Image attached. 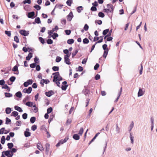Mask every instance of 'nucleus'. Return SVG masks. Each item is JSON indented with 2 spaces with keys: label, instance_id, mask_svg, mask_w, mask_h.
<instances>
[{
  "label": "nucleus",
  "instance_id": "1",
  "mask_svg": "<svg viewBox=\"0 0 157 157\" xmlns=\"http://www.w3.org/2000/svg\"><path fill=\"white\" fill-rule=\"evenodd\" d=\"M107 9H104L103 11L107 13L109 12L113 13L114 9L113 6L111 4H108L107 5Z\"/></svg>",
  "mask_w": 157,
  "mask_h": 157
},
{
  "label": "nucleus",
  "instance_id": "2",
  "mask_svg": "<svg viewBox=\"0 0 157 157\" xmlns=\"http://www.w3.org/2000/svg\"><path fill=\"white\" fill-rule=\"evenodd\" d=\"M52 75H55L53 77V81L54 82H56L58 81V78L60 75L59 72H58L53 73Z\"/></svg>",
  "mask_w": 157,
  "mask_h": 157
},
{
  "label": "nucleus",
  "instance_id": "3",
  "mask_svg": "<svg viewBox=\"0 0 157 157\" xmlns=\"http://www.w3.org/2000/svg\"><path fill=\"white\" fill-rule=\"evenodd\" d=\"M4 153V154L8 157H12L13 155V154L11 153V151H4L2 152V154Z\"/></svg>",
  "mask_w": 157,
  "mask_h": 157
},
{
  "label": "nucleus",
  "instance_id": "4",
  "mask_svg": "<svg viewBox=\"0 0 157 157\" xmlns=\"http://www.w3.org/2000/svg\"><path fill=\"white\" fill-rule=\"evenodd\" d=\"M145 92V90L143 88H140L139 89V91L138 93V97L141 96L143 95Z\"/></svg>",
  "mask_w": 157,
  "mask_h": 157
},
{
  "label": "nucleus",
  "instance_id": "5",
  "mask_svg": "<svg viewBox=\"0 0 157 157\" xmlns=\"http://www.w3.org/2000/svg\"><path fill=\"white\" fill-rule=\"evenodd\" d=\"M32 90V88L31 87H29L28 89L26 88L24 89L22 92L25 93L30 94Z\"/></svg>",
  "mask_w": 157,
  "mask_h": 157
},
{
  "label": "nucleus",
  "instance_id": "6",
  "mask_svg": "<svg viewBox=\"0 0 157 157\" xmlns=\"http://www.w3.org/2000/svg\"><path fill=\"white\" fill-rule=\"evenodd\" d=\"M37 147L41 151H43L44 150V149L42 145L40 142H38L37 145Z\"/></svg>",
  "mask_w": 157,
  "mask_h": 157
},
{
  "label": "nucleus",
  "instance_id": "7",
  "mask_svg": "<svg viewBox=\"0 0 157 157\" xmlns=\"http://www.w3.org/2000/svg\"><path fill=\"white\" fill-rule=\"evenodd\" d=\"M73 17V13L72 11L67 16V19L68 21H71Z\"/></svg>",
  "mask_w": 157,
  "mask_h": 157
},
{
  "label": "nucleus",
  "instance_id": "8",
  "mask_svg": "<svg viewBox=\"0 0 157 157\" xmlns=\"http://www.w3.org/2000/svg\"><path fill=\"white\" fill-rule=\"evenodd\" d=\"M20 33L22 35H24L25 36H27L29 34L28 31H26L24 30H21L20 31Z\"/></svg>",
  "mask_w": 157,
  "mask_h": 157
},
{
  "label": "nucleus",
  "instance_id": "9",
  "mask_svg": "<svg viewBox=\"0 0 157 157\" xmlns=\"http://www.w3.org/2000/svg\"><path fill=\"white\" fill-rule=\"evenodd\" d=\"M45 94L46 96L50 97L54 94V92L52 90H50L48 92H46Z\"/></svg>",
  "mask_w": 157,
  "mask_h": 157
},
{
  "label": "nucleus",
  "instance_id": "10",
  "mask_svg": "<svg viewBox=\"0 0 157 157\" xmlns=\"http://www.w3.org/2000/svg\"><path fill=\"white\" fill-rule=\"evenodd\" d=\"M34 15L35 13L34 12L28 13L27 14V16L29 18H33Z\"/></svg>",
  "mask_w": 157,
  "mask_h": 157
},
{
  "label": "nucleus",
  "instance_id": "11",
  "mask_svg": "<svg viewBox=\"0 0 157 157\" xmlns=\"http://www.w3.org/2000/svg\"><path fill=\"white\" fill-rule=\"evenodd\" d=\"M45 147H46V149H45L46 152L48 154V152L49 149H50V145L49 144L46 143L45 144Z\"/></svg>",
  "mask_w": 157,
  "mask_h": 157
},
{
  "label": "nucleus",
  "instance_id": "12",
  "mask_svg": "<svg viewBox=\"0 0 157 157\" xmlns=\"http://www.w3.org/2000/svg\"><path fill=\"white\" fill-rule=\"evenodd\" d=\"M122 88L121 87V88L120 89V92H119V93H118V96L117 98H116V99L115 100V102H117L118 101V100L119 99V98H120V95H121V93L122 92Z\"/></svg>",
  "mask_w": 157,
  "mask_h": 157
},
{
  "label": "nucleus",
  "instance_id": "13",
  "mask_svg": "<svg viewBox=\"0 0 157 157\" xmlns=\"http://www.w3.org/2000/svg\"><path fill=\"white\" fill-rule=\"evenodd\" d=\"M32 56V54L31 53H30L29 54L28 56L26 57V59L27 60H29Z\"/></svg>",
  "mask_w": 157,
  "mask_h": 157
},
{
  "label": "nucleus",
  "instance_id": "14",
  "mask_svg": "<svg viewBox=\"0 0 157 157\" xmlns=\"http://www.w3.org/2000/svg\"><path fill=\"white\" fill-rule=\"evenodd\" d=\"M64 62H65L68 65L71 64V62H70V60L69 58H64Z\"/></svg>",
  "mask_w": 157,
  "mask_h": 157
},
{
  "label": "nucleus",
  "instance_id": "15",
  "mask_svg": "<svg viewBox=\"0 0 157 157\" xmlns=\"http://www.w3.org/2000/svg\"><path fill=\"white\" fill-rule=\"evenodd\" d=\"M68 139L69 137H68L67 136V137H66L63 140H60V142L61 143V144H62L66 142L68 140Z\"/></svg>",
  "mask_w": 157,
  "mask_h": 157
},
{
  "label": "nucleus",
  "instance_id": "16",
  "mask_svg": "<svg viewBox=\"0 0 157 157\" xmlns=\"http://www.w3.org/2000/svg\"><path fill=\"white\" fill-rule=\"evenodd\" d=\"M73 138L75 140H78L79 139L80 137L77 134H75L73 136Z\"/></svg>",
  "mask_w": 157,
  "mask_h": 157
},
{
  "label": "nucleus",
  "instance_id": "17",
  "mask_svg": "<svg viewBox=\"0 0 157 157\" xmlns=\"http://www.w3.org/2000/svg\"><path fill=\"white\" fill-rule=\"evenodd\" d=\"M14 108L16 110H17V111H18L20 112H22L23 111V110L21 109V108L19 106H15L14 107Z\"/></svg>",
  "mask_w": 157,
  "mask_h": 157
},
{
  "label": "nucleus",
  "instance_id": "18",
  "mask_svg": "<svg viewBox=\"0 0 157 157\" xmlns=\"http://www.w3.org/2000/svg\"><path fill=\"white\" fill-rule=\"evenodd\" d=\"M33 108L32 109V110L33 111V112L35 113H36L38 111V108L36 106V105H33Z\"/></svg>",
  "mask_w": 157,
  "mask_h": 157
},
{
  "label": "nucleus",
  "instance_id": "19",
  "mask_svg": "<svg viewBox=\"0 0 157 157\" xmlns=\"http://www.w3.org/2000/svg\"><path fill=\"white\" fill-rule=\"evenodd\" d=\"M18 115V113L17 112L14 111L12 113H11L10 115L11 116H13L14 117H16V116H17Z\"/></svg>",
  "mask_w": 157,
  "mask_h": 157
},
{
  "label": "nucleus",
  "instance_id": "20",
  "mask_svg": "<svg viewBox=\"0 0 157 157\" xmlns=\"http://www.w3.org/2000/svg\"><path fill=\"white\" fill-rule=\"evenodd\" d=\"M2 88L3 89H7V90L9 92L10 91V88L6 84H5L4 86H2Z\"/></svg>",
  "mask_w": 157,
  "mask_h": 157
},
{
  "label": "nucleus",
  "instance_id": "21",
  "mask_svg": "<svg viewBox=\"0 0 157 157\" xmlns=\"http://www.w3.org/2000/svg\"><path fill=\"white\" fill-rule=\"evenodd\" d=\"M11 109L10 108H7L6 109V112L7 114H10L11 113Z\"/></svg>",
  "mask_w": 157,
  "mask_h": 157
},
{
  "label": "nucleus",
  "instance_id": "22",
  "mask_svg": "<svg viewBox=\"0 0 157 157\" xmlns=\"http://www.w3.org/2000/svg\"><path fill=\"white\" fill-rule=\"evenodd\" d=\"M15 95L18 98H20L22 97V94L21 92L20 91L18 92L17 93H16Z\"/></svg>",
  "mask_w": 157,
  "mask_h": 157
},
{
  "label": "nucleus",
  "instance_id": "23",
  "mask_svg": "<svg viewBox=\"0 0 157 157\" xmlns=\"http://www.w3.org/2000/svg\"><path fill=\"white\" fill-rule=\"evenodd\" d=\"M5 138L4 136H3L1 138V143L3 144H4L5 141Z\"/></svg>",
  "mask_w": 157,
  "mask_h": 157
},
{
  "label": "nucleus",
  "instance_id": "24",
  "mask_svg": "<svg viewBox=\"0 0 157 157\" xmlns=\"http://www.w3.org/2000/svg\"><path fill=\"white\" fill-rule=\"evenodd\" d=\"M74 41L73 39H70L67 40V43L69 44H71L74 43Z\"/></svg>",
  "mask_w": 157,
  "mask_h": 157
},
{
  "label": "nucleus",
  "instance_id": "25",
  "mask_svg": "<svg viewBox=\"0 0 157 157\" xmlns=\"http://www.w3.org/2000/svg\"><path fill=\"white\" fill-rule=\"evenodd\" d=\"M26 105L29 107L33 106V103L30 101H28L26 103Z\"/></svg>",
  "mask_w": 157,
  "mask_h": 157
},
{
  "label": "nucleus",
  "instance_id": "26",
  "mask_svg": "<svg viewBox=\"0 0 157 157\" xmlns=\"http://www.w3.org/2000/svg\"><path fill=\"white\" fill-rule=\"evenodd\" d=\"M78 12L80 13L81 12V11L83 10L82 7V6H80L77 7V9Z\"/></svg>",
  "mask_w": 157,
  "mask_h": 157
},
{
  "label": "nucleus",
  "instance_id": "27",
  "mask_svg": "<svg viewBox=\"0 0 157 157\" xmlns=\"http://www.w3.org/2000/svg\"><path fill=\"white\" fill-rule=\"evenodd\" d=\"M52 69L53 71H58L59 69V68L58 67L54 66L52 67Z\"/></svg>",
  "mask_w": 157,
  "mask_h": 157
},
{
  "label": "nucleus",
  "instance_id": "28",
  "mask_svg": "<svg viewBox=\"0 0 157 157\" xmlns=\"http://www.w3.org/2000/svg\"><path fill=\"white\" fill-rule=\"evenodd\" d=\"M35 22L37 24L40 23L41 22L40 19L39 17H37L36 18L35 20Z\"/></svg>",
  "mask_w": 157,
  "mask_h": 157
},
{
  "label": "nucleus",
  "instance_id": "29",
  "mask_svg": "<svg viewBox=\"0 0 157 157\" xmlns=\"http://www.w3.org/2000/svg\"><path fill=\"white\" fill-rule=\"evenodd\" d=\"M108 50H106L105 51H104V54H103V57L104 58H105L106 57L107 55L108 52Z\"/></svg>",
  "mask_w": 157,
  "mask_h": 157
},
{
  "label": "nucleus",
  "instance_id": "30",
  "mask_svg": "<svg viewBox=\"0 0 157 157\" xmlns=\"http://www.w3.org/2000/svg\"><path fill=\"white\" fill-rule=\"evenodd\" d=\"M7 146H8V147L10 149L12 148L13 146V144L12 143H8L7 144Z\"/></svg>",
  "mask_w": 157,
  "mask_h": 157
},
{
  "label": "nucleus",
  "instance_id": "31",
  "mask_svg": "<svg viewBox=\"0 0 157 157\" xmlns=\"http://www.w3.org/2000/svg\"><path fill=\"white\" fill-rule=\"evenodd\" d=\"M109 29H107L105 30H104L102 33V34L103 35H106L109 32Z\"/></svg>",
  "mask_w": 157,
  "mask_h": 157
},
{
  "label": "nucleus",
  "instance_id": "32",
  "mask_svg": "<svg viewBox=\"0 0 157 157\" xmlns=\"http://www.w3.org/2000/svg\"><path fill=\"white\" fill-rule=\"evenodd\" d=\"M83 42L84 44H87L89 43V40L87 38H85L83 40Z\"/></svg>",
  "mask_w": 157,
  "mask_h": 157
},
{
  "label": "nucleus",
  "instance_id": "33",
  "mask_svg": "<svg viewBox=\"0 0 157 157\" xmlns=\"http://www.w3.org/2000/svg\"><path fill=\"white\" fill-rule=\"evenodd\" d=\"M36 120V118L35 117H32L30 119V121L32 123H34Z\"/></svg>",
  "mask_w": 157,
  "mask_h": 157
},
{
  "label": "nucleus",
  "instance_id": "34",
  "mask_svg": "<svg viewBox=\"0 0 157 157\" xmlns=\"http://www.w3.org/2000/svg\"><path fill=\"white\" fill-rule=\"evenodd\" d=\"M98 16L99 17L102 18L104 17L105 15L102 12H100L98 13Z\"/></svg>",
  "mask_w": 157,
  "mask_h": 157
},
{
  "label": "nucleus",
  "instance_id": "35",
  "mask_svg": "<svg viewBox=\"0 0 157 157\" xmlns=\"http://www.w3.org/2000/svg\"><path fill=\"white\" fill-rule=\"evenodd\" d=\"M24 134L25 136L26 137H29L30 136V132L28 131H25V132Z\"/></svg>",
  "mask_w": 157,
  "mask_h": 157
},
{
  "label": "nucleus",
  "instance_id": "36",
  "mask_svg": "<svg viewBox=\"0 0 157 157\" xmlns=\"http://www.w3.org/2000/svg\"><path fill=\"white\" fill-rule=\"evenodd\" d=\"M78 52V50L77 49H76V50H74V51L73 52L72 54V57H74L76 55V54H77Z\"/></svg>",
  "mask_w": 157,
  "mask_h": 157
},
{
  "label": "nucleus",
  "instance_id": "37",
  "mask_svg": "<svg viewBox=\"0 0 157 157\" xmlns=\"http://www.w3.org/2000/svg\"><path fill=\"white\" fill-rule=\"evenodd\" d=\"M84 131L83 128H81L78 134L82 136V134Z\"/></svg>",
  "mask_w": 157,
  "mask_h": 157
},
{
  "label": "nucleus",
  "instance_id": "38",
  "mask_svg": "<svg viewBox=\"0 0 157 157\" xmlns=\"http://www.w3.org/2000/svg\"><path fill=\"white\" fill-rule=\"evenodd\" d=\"M33 7L36 9L37 10H40L41 9V7L38 5H36L33 6Z\"/></svg>",
  "mask_w": 157,
  "mask_h": 157
},
{
  "label": "nucleus",
  "instance_id": "39",
  "mask_svg": "<svg viewBox=\"0 0 157 157\" xmlns=\"http://www.w3.org/2000/svg\"><path fill=\"white\" fill-rule=\"evenodd\" d=\"M5 94L6 97H10L12 96V95L10 93H5Z\"/></svg>",
  "mask_w": 157,
  "mask_h": 157
},
{
  "label": "nucleus",
  "instance_id": "40",
  "mask_svg": "<svg viewBox=\"0 0 157 157\" xmlns=\"http://www.w3.org/2000/svg\"><path fill=\"white\" fill-rule=\"evenodd\" d=\"M107 45L106 44H104L102 45V48L104 50V51L108 50H109V49L108 48H107Z\"/></svg>",
  "mask_w": 157,
  "mask_h": 157
},
{
  "label": "nucleus",
  "instance_id": "41",
  "mask_svg": "<svg viewBox=\"0 0 157 157\" xmlns=\"http://www.w3.org/2000/svg\"><path fill=\"white\" fill-rule=\"evenodd\" d=\"M72 0H68L66 2L67 5L69 6H71L72 4Z\"/></svg>",
  "mask_w": 157,
  "mask_h": 157
},
{
  "label": "nucleus",
  "instance_id": "42",
  "mask_svg": "<svg viewBox=\"0 0 157 157\" xmlns=\"http://www.w3.org/2000/svg\"><path fill=\"white\" fill-rule=\"evenodd\" d=\"M39 39L40 41L41 42L42 44H44L45 43V41L44 39H43L41 37H39Z\"/></svg>",
  "mask_w": 157,
  "mask_h": 157
},
{
  "label": "nucleus",
  "instance_id": "43",
  "mask_svg": "<svg viewBox=\"0 0 157 157\" xmlns=\"http://www.w3.org/2000/svg\"><path fill=\"white\" fill-rule=\"evenodd\" d=\"M52 111V107L48 108L47 109V113L48 114L51 113Z\"/></svg>",
  "mask_w": 157,
  "mask_h": 157
},
{
  "label": "nucleus",
  "instance_id": "44",
  "mask_svg": "<svg viewBox=\"0 0 157 157\" xmlns=\"http://www.w3.org/2000/svg\"><path fill=\"white\" fill-rule=\"evenodd\" d=\"M11 120L8 118L7 117H6V124H8L9 123H11Z\"/></svg>",
  "mask_w": 157,
  "mask_h": 157
},
{
  "label": "nucleus",
  "instance_id": "45",
  "mask_svg": "<svg viewBox=\"0 0 157 157\" xmlns=\"http://www.w3.org/2000/svg\"><path fill=\"white\" fill-rule=\"evenodd\" d=\"M66 20L65 19H63L61 20V23L64 25H65L66 24Z\"/></svg>",
  "mask_w": 157,
  "mask_h": 157
},
{
  "label": "nucleus",
  "instance_id": "46",
  "mask_svg": "<svg viewBox=\"0 0 157 157\" xmlns=\"http://www.w3.org/2000/svg\"><path fill=\"white\" fill-rule=\"evenodd\" d=\"M47 42L48 44H51L53 43V41L51 39H49L47 40Z\"/></svg>",
  "mask_w": 157,
  "mask_h": 157
},
{
  "label": "nucleus",
  "instance_id": "47",
  "mask_svg": "<svg viewBox=\"0 0 157 157\" xmlns=\"http://www.w3.org/2000/svg\"><path fill=\"white\" fill-rule=\"evenodd\" d=\"M90 10L93 11H96L97 10V9L96 6H92L90 9Z\"/></svg>",
  "mask_w": 157,
  "mask_h": 157
},
{
  "label": "nucleus",
  "instance_id": "48",
  "mask_svg": "<svg viewBox=\"0 0 157 157\" xmlns=\"http://www.w3.org/2000/svg\"><path fill=\"white\" fill-rule=\"evenodd\" d=\"M61 60V58L59 56H57L56 57V61L57 62H60Z\"/></svg>",
  "mask_w": 157,
  "mask_h": 157
},
{
  "label": "nucleus",
  "instance_id": "49",
  "mask_svg": "<svg viewBox=\"0 0 157 157\" xmlns=\"http://www.w3.org/2000/svg\"><path fill=\"white\" fill-rule=\"evenodd\" d=\"M14 40L17 43L19 42V40L17 36H15L14 37Z\"/></svg>",
  "mask_w": 157,
  "mask_h": 157
},
{
  "label": "nucleus",
  "instance_id": "50",
  "mask_svg": "<svg viewBox=\"0 0 157 157\" xmlns=\"http://www.w3.org/2000/svg\"><path fill=\"white\" fill-rule=\"evenodd\" d=\"M31 2V0H25L23 2V3L24 4H25L26 3L30 4Z\"/></svg>",
  "mask_w": 157,
  "mask_h": 157
},
{
  "label": "nucleus",
  "instance_id": "51",
  "mask_svg": "<svg viewBox=\"0 0 157 157\" xmlns=\"http://www.w3.org/2000/svg\"><path fill=\"white\" fill-rule=\"evenodd\" d=\"M58 36V35L57 33H54L53 34L52 36V37L54 39L56 37H57Z\"/></svg>",
  "mask_w": 157,
  "mask_h": 157
},
{
  "label": "nucleus",
  "instance_id": "52",
  "mask_svg": "<svg viewBox=\"0 0 157 157\" xmlns=\"http://www.w3.org/2000/svg\"><path fill=\"white\" fill-rule=\"evenodd\" d=\"M88 29H89L88 25L87 24H86L84 26V30H85L86 31Z\"/></svg>",
  "mask_w": 157,
  "mask_h": 157
},
{
  "label": "nucleus",
  "instance_id": "53",
  "mask_svg": "<svg viewBox=\"0 0 157 157\" xmlns=\"http://www.w3.org/2000/svg\"><path fill=\"white\" fill-rule=\"evenodd\" d=\"M68 86L67 85H66L64 86L62 85L61 87L62 89L63 90H66L67 88V87Z\"/></svg>",
  "mask_w": 157,
  "mask_h": 157
},
{
  "label": "nucleus",
  "instance_id": "54",
  "mask_svg": "<svg viewBox=\"0 0 157 157\" xmlns=\"http://www.w3.org/2000/svg\"><path fill=\"white\" fill-rule=\"evenodd\" d=\"M16 79V78L14 76H12L10 78V80L12 82H13Z\"/></svg>",
  "mask_w": 157,
  "mask_h": 157
},
{
  "label": "nucleus",
  "instance_id": "55",
  "mask_svg": "<svg viewBox=\"0 0 157 157\" xmlns=\"http://www.w3.org/2000/svg\"><path fill=\"white\" fill-rule=\"evenodd\" d=\"M22 118L24 119H26L27 118V114L26 113H24L22 115Z\"/></svg>",
  "mask_w": 157,
  "mask_h": 157
},
{
  "label": "nucleus",
  "instance_id": "56",
  "mask_svg": "<svg viewBox=\"0 0 157 157\" xmlns=\"http://www.w3.org/2000/svg\"><path fill=\"white\" fill-rule=\"evenodd\" d=\"M18 70V67L17 65L14 66L12 69V71H16Z\"/></svg>",
  "mask_w": 157,
  "mask_h": 157
},
{
  "label": "nucleus",
  "instance_id": "57",
  "mask_svg": "<svg viewBox=\"0 0 157 157\" xmlns=\"http://www.w3.org/2000/svg\"><path fill=\"white\" fill-rule=\"evenodd\" d=\"M37 128V126L36 125H33L31 127V129L33 131H35Z\"/></svg>",
  "mask_w": 157,
  "mask_h": 157
},
{
  "label": "nucleus",
  "instance_id": "58",
  "mask_svg": "<svg viewBox=\"0 0 157 157\" xmlns=\"http://www.w3.org/2000/svg\"><path fill=\"white\" fill-rule=\"evenodd\" d=\"M5 130V128H2L0 129V134L4 133V131Z\"/></svg>",
  "mask_w": 157,
  "mask_h": 157
},
{
  "label": "nucleus",
  "instance_id": "59",
  "mask_svg": "<svg viewBox=\"0 0 157 157\" xmlns=\"http://www.w3.org/2000/svg\"><path fill=\"white\" fill-rule=\"evenodd\" d=\"M65 33L67 35H69L71 33V31L70 30H65Z\"/></svg>",
  "mask_w": 157,
  "mask_h": 157
},
{
  "label": "nucleus",
  "instance_id": "60",
  "mask_svg": "<svg viewBox=\"0 0 157 157\" xmlns=\"http://www.w3.org/2000/svg\"><path fill=\"white\" fill-rule=\"evenodd\" d=\"M36 63H33L31 64L30 65V66L31 68H34L36 67Z\"/></svg>",
  "mask_w": 157,
  "mask_h": 157
},
{
  "label": "nucleus",
  "instance_id": "61",
  "mask_svg": "<svg viewBox=\"0 0 157 157\" xmlns=\"http://www.w3.org/2000/svg\"><path fill=\"white\" fill-rule=\"evenodd\" d=\"M5 33L8 36H11V33L10 31H5Z\"/></svg>",
  "mask_w": 157,
  "mask_h": 157
},
{
  "label": "nucleus",
  "instance_id": "62",
  "mask_svg": "<svg viewBox=\"0 0 157 157\" xmlns=\"http://www.w3.org/2000/svg\"><path fill=\"white\" fill-rule=\"evenodd\" d=\"M54 32V31L53 30V29L52 30H50L48 31V33L49 35H51V34L53 33Z\"/></svg>",
  "mask_w": 157,
  "mask_h": 157
},
{
  "label": "nucleus",
  "instance_id": "63",
  "mask_svg": "<svg viewBox=\"0 0 157 157\" xmlns=\"http://www.w3.org/2000/svg\"><path fill=\"white\" fill-rule=\"evenodd\" d=\"M100 78V75L98 74H97L95 77V78L96 80H98Z\"/></svg>",
  "mask_w": 157,
  "mask_h": 157
},
{
  "label": "nucleus",
  "instance_id": "64",
  "mask_svg": "<svg viewBox=\"0 0 157 157\" xmlns=\"http://www.w3.org/2000/svg\"><path fill=\"white\" fill-rule=\"evenodd\" d=\"M99 65L98 63H96L94 67V69L95 70H97L99 67Z\"/></svg>",
  "mask_w": 157,
  "mask_h": 157
}]
</instances>
